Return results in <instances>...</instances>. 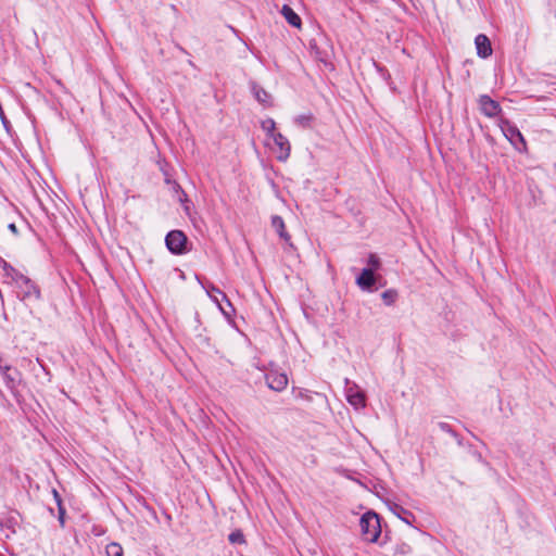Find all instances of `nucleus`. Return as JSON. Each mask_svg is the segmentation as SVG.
<instances>
[{"label":"nucleus","mask_w":556,"mask_h":556,"mask_svg":"<svg viewBox=\"0 0 556 556\" xmlns=\"http://www.w3.org/2000/svg\"><path fill=\"white\" fill-rule=\"evenodd\" d=\"M361 533L366 542L375 543L381 533L379 516L375 511L365 513L359 519Z\"/></svg>","instance_id":"f257e3e1"},{"label":"nucleus","mask_w":556,"mask_h":556,"mask_svg":"<svg viewBox=\"0 0 556 556\" xmlns=\"http://www.w3.org/2000/svg\"><path fill=\"white\" fill-rule=\"evenodd\" d=\"M500 128L506 139L520 152L527 150V142L520 130L508 119H501Z\"/></svg>","instance_id":"f03ea898"},{"label":"nucleus","mask_w":556,"mask_h":556,"mask_svg":"<svg viewBox=\"0 0 556 556\" xmlns=\"http://www.w3.org/2000/svg\"><path fill=\"white\" fill-rule=\"evenodd\" d=\"M167 249L174 254L186 253L187 237L180 230H172L165 238Z\"/></svg>","instance_id":"7ed1b4c3"},{"label":"nucleus","mask_w":556,"mask_h":556,"mask_svg":"<svg viewBox=\"0 0 556 556\" xmlns=\"http://www.w3.org/2000/svg\"><path fill=\"white\" fill-rule=\"evenodd\" d=\"M16 287L20 290L22 300H39L40 290L38 287L25 275L17 277Z\"/></svg>","instance_id":"20e7f679"},{"label":"nucleus","mask_w":556,"mask_h":556,"mask_svg":"<svg viewBox=\"0 0 556 556\" xmlns=\"http://www.w3.org/2000/svg\"><path fill=\"white\" fill-rule=\"evenodd\" d=\"M274 141L273 151L276 154L278 161L285 162L289 159L291 152V144L287 137H285L281 132L274 134L270 137Z\"/></svg>","instance_id":"39448f33"},{"label":"nucleus","mask_w":556,"mask_h":556,"mask_svg":"<svg viewBox=\"0 0 556 556\" xmlns=\"http://www.w3.org/2000/svg\"><path fill=\"white\" fill-rule=\"evenodd\" d=\"M266 384L269 389L281 392L288 386V377L285 372L271 369L265 376Z\"/></svg>","instance_id":"423d86ee"},{"label":"nucleus","mask_w":556,"mask_h":556,"mask_svg":"<svg viewBox=\"0 0 556 556\" xmlns=\"http://www.w3.org/2000/svg\"><path fill=\"white\" fill-rule=\"evenodd\" d=\"M207 295L211 298L213 302H215L219 309L223 312L224 315H229V312L222 305V302H225L227 306L230 308V311H233V307L230 303V301L227 299L226 294L220 291L218 288H216L213 285H208L205 287Z\"/></svg>","instance_id":"0eeeda50"},{"label":"nucleus","mask_w":556,"mask_h":556,"mask_svg":"<svg viewBox=\"0 0 556 556\" xmlns=\"http://www.w3.org/2000/svg\"><path fill=\"white\" fill-rule=\"evenodd\" d=\"M479 105L481 112L488 117H494L500 114L501 105L495 100L491 99L486 94L479 97Z\"/></svg>","instance_id":"6e6552de"},{"label":"nucleus","mask_w":556,"mask_h":556,"mask_svg":"<svg viewBox=\"0 0 556 556\" xmlns=\"http://www.w3.org/2000/svg\"><path fill=\"white\" fill-rule=\"evenodd\" d=\"M376 283V277L371 268H364L359 276L356 278V285L363 291H371Z\"/></svg>","instance_id":"1a4fd4ad"},{"label":"nucleus","mask_w":556,"mask_h":556,"mask_svg":"<svg viewBox=\"0 0 556 556\" xmlns=\"http://www.w3.org/2000/svg\"><path fill=\"white\" fill-rule=\"evenodd\" d=\"M475 45L480 58L486 59L492 54L491 41L485 35L479 34L475 39Z\"/></svg>","instance_id":"9d476101"},{"label":"nucleus","mask_w":556,"mask_h":556,"mask_svg":"<svg viewBox=\"0 0 556 556\" xmlns=\"http://www.w3.org/2000/svg\"><path fill=\"white\" fill-rule=\"evenodd\" d=\"M346 399H348V402L355 408H364L366 405L365 395L362 391H359L357 389L356 386L348 388Z\"/></svg>","instance_id":"9b49d317"},{"label":"nucleus","mask_w":556,"mask_h":556,"mask_svg":"<svg viewBox=\"0 0 556 556\" xmlns=\"http://www.w3.org/2000/svg\"><path fill=\"white\" fill-rule=\"evenodd\" d=\"M271 226L273 228L277 231V233L279 235V237L289 245V247H293L292 242H291V237L290 235L286 231V226H285V222L283 219L278 216V215H274L271 217Z\"/></svg>","instance_id":"f8f14e48"},{"label":"nucleus","mask_w":556,"mask_h":556,"mask_svg":"<svg viewBox=\"0 0 556 556\" xmlns=\"http://www.w3.org/2000/svg\"><path fill=\"white\" fill-rule=\"evenodd\" d=\"M2 377L5 381V384L8 388L13 389L17 383V376L18 372L16 370H13L9 365H2V369H0Z\"/></svg>","instance_id":"ddd939ff"},{"label":"nucleus","mask_w":556,"mask_h":556,"mask_svg":"<svg viewBox=\"0 0 556 556\" xmlns=\"http://www.w3.org/2000/svg\"><path fill=\"white\" fill-rule=\"evenodd\" d=\"M281 14L291 26L301 27V17L289 5L282 7Z\"/></svg>","instance_id":"4468645a"},{"label":"nucleus","mask_w":556,"mask_h":556,"mask_svg":"<svg viewBox=\"0 0 556 556\" xmlns=\"http://www.w3.org/2000/svg\"><path fill=\"white\" fill-rule=\"evenodd\" d=\"M252 91H253L255 99L260 103H262L266 106H269L271 104L270 94L266 90H264L262 87H260L257 85H253Z\"/></svg>","instance_id":"2eb2a0df"},{"label":"nucleus","mask_w":556,"mask_h":556,"mask_svg":"<svg viewBox=\"0 0 556 556\" xmlns=\"http://www.w3.org/2000/svg\"><path fill=\"white\" fill-rule=\"evenodd\" d=\"M2 268L4 270V275L8 277V278H11L15 283L17 282V277L18 276H23L22 273H20L18 270H16L13 266H11L9 263H7L5 261L2 260Z\"/></svg>","instance_id":"dca6fc26"},{"label":"nucleus","mask_w":556,"mask_h":556,"mask_svg":"<svg viewBox=\"0 0 556 556\" xmlns=\"http://www.w3.org/2000/svg\"><path fill=\"white\" fill-rule=\"evenodd\" d=\"M261 127L266 132L268 138L273 137L274 134H277V131L275 130L276 129V123L270 117L262 121Z\"/></svg>","instance_id":"f3484780"},{"label":"nucleus","mask_w":556,"mask_h":556,"mask_svg":"<svg viewBox=\"0 0 556 556\" xmlns=\"http://www.w3.org/2000/svg\"><path fill=\"white\" fill-rule=\"evenodd\" d=\"M399 296V293L396 290L394 289H389V290H386L384 292H382L381 294V299L383 301V303L388 306H391L395 303L396 299Z\"/></svg>","instance_id":"a211bd4d"},{"label":"nucleus","mask_w":556,"mask_h":556,"mask_svg":"<svg viewBox=\"0 0 556 556\" xmlns=\"http://www.w3.org/2000/svg\"><path fill=\"white\" fill-rule=\"evenodd\" d=\"M106 554L109 556H123V547L118 543H110L106 546Z\"/></svg>","instance_id":"6ab92c4d"},{"label":"nucleus","mask_w":556,"mask_h":556,"mask_svg":"<svg viewBox=\"0 0 556 556\" xmlns=\"http://www.w3.org/2000/svg\"><path fill=\"white\" fill-rule=\"evenodd\" d=\"M397 509L400 510V513L397 514L399 517L404 521L406 522L407 525H412V520L410 518L414 519V516L412 513H409L408 510L404 509L403 507H397Z\"/></svg>","instance_id":"aec40b11"},{"label":"nucleus","mask_w":556,"mask_h":556,"mask_svg":"<svg viewBox=\"0 0 556 556\" xmlns=\"http://www.w3.org/2000/svg\"><path fill=\"white\" fill-rule=\"evenodd\" d=\"M228 539L231 543H238V544L244 543V536L240 531L231 532L229 534Z\"/></svg>","instance_id":"412c9836"},{"label":"nucleus","mask_w":556,"mask_h":556,"mask_svg":"<svg viewBox=\"0 0 556 556\" xmlns=\"http://www.w3.org/2000/svg\"><path fill=\"white\" fill-rule=\"evenodd\" d=\"M367 264L374 270V269H378L379 268L380 261H379V258H378V256L376 254H370L368 260H367Z\"/></svg>","instance_id":"4be33fe9"},{"label":"nucleus","mask_w":556,"mask_h":556,"mask_svg":"<svg viewBox=\"0 0 556 556\" xmlns=\"http://www.w3.org/2000/svg\"><path fill=\"white\" fill-rule=\"evenodd\" d=\"M309 122H311V116H308V115H300L295 118V123L303 127H307L309 125Z\"/></svg>","instance_id":"5701e85b"},{"label":"nucleus","mask_w":556,"mask_h":556,"mask_svg":"<svg viewBox=\"0 0 556 556\" xmlns=\"http://www.w3.org/2000/svg\"><path fill=\"white\" fill-rule=\"evenodd\" d=\"M58 508H59L58 519L60 521L61 527H64V525H65V508L63 507V505L58 506Z\"/></svg>","instance_id":"b1692460"},{"label":"nucleus","mask_w":556,"mask_h":556,"mask_svg":"<svg viewBox=\"0 0 556 556\" xmlns=\"http://www.w3.org/2000/svg\"><path fill=\"white\" fill-rule=\"evenodd\" d=\"M439 427L442 431L451 433L452 435H456V433L453 431L452 427L446 422H440Z\"/></svg>","instance_id":"393cba45"},{"label":"nucleus","mask_w":556,"mask_h":556,"mask_svg":"<svg viewBox=\"0 0 556 556\" xmlns=\"http://www.w3.org/2000/svg\"><path fill=\"white\" fill-rule=\"evenodd\" d=\"M52 492H53V496H54V500H55L58 506L62 505V498H61L60 494L58 493V491L53 490Z\"/></svg>","instance_id":"a878e982"},{"label":"nucleus","mask_w":556,"mask_h":556,"mask_svg":"<svg viewBox=\"0 0 556 556\" xmlns=\"http://www.w3.org/2000/svg\"><path fill=\"white\" fill-rule=\"evenodd\" d=\"M9 229H10L13 233H15V235L17 233V227H16V225H15V224H13V223H12V224H10V225H9Z\"/></svg>","instance_id":"bb28decb"}]
</instances>
